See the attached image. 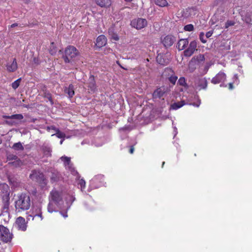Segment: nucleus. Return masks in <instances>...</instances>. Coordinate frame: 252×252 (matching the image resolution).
I'll return each instance as SVG.
<instances>
[{
  "label": "nucleus",
  "mask_w": 252,
  "mask_h": 252,
  "mask_svg": "<svg viewBox=\"0 0 252 252\" xmlns=\"http://www.w3.org/2000/svg\"><path fill=\"white\" fill-rule=\"evenodd\" d=\"M79 55L77 49L73 46H68L64 50L63 59L65 63H71Z\"/></svg>",
  "instance_id": "7ed1b4c3"
},
{
  "label": "nucleus",
  "mask_w": 252,
  "mask_h": 252,
  "mask_svg": "<svg viewBox=\"0 0 252 252\" xmlns=\"http://www.w3.org/2000/svg\"><path fill=\"white\" fill-rule=\"evenodd\" d=\"M186 104V103L185 100H182L180 102H174V103L171 105L170 109L177 110Z\"/></svg>",
  "instance_id": "a878e982"
},
{
  "label": "nucleus",
  "mask_w": 252,
  "mask_h": 252,
  "mask_svg": "<svg viewBox=\"0 0 252 252\" xmlns=\"http://www.w3.org/2000/svg\"><path fill=\"white\" fill-rule=\"evenodd\" d=\"M107 43V38L104 35L98 36L96 41V46L98 48L104 46Z\"/></svg>",
  "instance_id": "6ab92c4d"
},
{
  "label": "nucleus",
  "mask_w": 252,
  "mask_h": 252,
  "mask_svg": "<svg viewBox=\"0 0 252 252\" xmlns=\"http://www.w3.org/2000/svg\"><path fill=\"white\" fill-rule=\"evenodd\" d=\"M178 77L177 76L174 75H172L169 78V81L173 84V85H175L177 80Z\"/></svg>",
  "instance_id": "e433bc0d"
},
{
  "label": "nucleus",
  "mask_w": 252,
  "mask_h": 252,
  "mask_svg": "<svg viewBox=\"0 0 252 252\" xmlns=\"http://www.w3.org/2000/svg\"><path fill=\"white\" fill-rule=\"evenodd\" d=\"M133 151H134V148L133 146H131L130 148V150H129V153L130 154H133Z\"/></svg>",
  "instance_id": "3c124183"
},
{
  "label": "nucleus",
  "mask_w": 252,
  "mask_h": 252,
  "mask_svg": "<svg viewBox=\"0 0 252 252\" xmlns=\"http://www.w3.org/2000/svg\"><path fill=\"white\" fill-rule=\"evenodd\" d=\"M36 218L39 219V220L40 221L43 220L41 209L39 207L35 208L31 212V214H29L28 216H27V220H30L31 219H32V220H34V219H35Z\"/></svg>",
  "instance_id": "9b49d317"
},
{
  "label": "nucleus",
  "mask_w": 252,
  "mask_h": 252,
  "mask_svg": "<svg viewBox=\"0 0 252 252\" xmlns=\"http://www.w3.org/2000/svg\"><path fill=\"white\" fill-rule=\"evenodd\" d=\"M60 159L63 162L65 168L70 171L71 173L73 175L76 176V179H77L78 177V172L72 167V165L70 161V158L65 156H63L60 158Z\"/></svg>",
  "instance_id": "1a4fd4ad"
},
{
  "label": "nucleus",
  "mask_w": 252,
  "mask_h": 252,
  "mask_svg": "<svg viewBox=\"0 0 252 252\" xmlns=\"http://www.w3.org/2000/svg\"><path fill=\"white\" fill-rule=\"evenodd\" d=\"M49 200L47 207L48 212L52 213L57 211L58 208H63V202L61 191L53 189L50 193Z\"/></svg>",
  "instance_id": "f257e3e1"
},
{
  "label": "nucleus",
  "mask_w": 252,
  "mask_h": 252,
  "mask_svg": "<svg viewBox=\"0 0 252 252\" xmlns=\"http://www.w3.org/2000/svg\"><path fill=\"white\" fill-rule=\"evenodd\" d=\"M212 34H213L212 31L208 32L206 34V38H209L210 37H211L212 36Z\"/></svg>",
  "instance_id": "de8ad7c7"
},
{
  "label": "nucleus",
  "mask_w": 252,
  "mask_h": 252,
  "mask_svg": "<svg viewBox=\"0 0 252 252\" xmlns=\"http://www.w3.org/2000/svg\"><path fill=\"white\" fill-rule=\"evenodd\" d=\"M56 135L58 138H70L69 136H66L65 134L62 131H61L59 129L57 130V131L55 133L52 134V136Z\"/></svg>",
  "instance_id": "cd10ccee"
},
{
  "label": "nucleus",
  "mask_w": 252,
  "mask_h": 252,
  "mask_svg": "<svg viewBox=\"0 0 252 252\" xmlns=\"http://www.w3.org/2000/svg\"><path fill=\"white\" fill-rule=\"evenodd\" d=\"M10 116H6V115H4L3 116V118H5V119H11V118L10 117Z\"/></svg>",
  "instance_id": "864d4df0"
},
{
  "label": "nucleus",
  "mask_w": 252,
  "mask_h": 252,
  "mask_svg": "<svg viewBox=\"0 0 252 252\" xmlns=\"http://www.w3.org/2000/svg\"><path fill=\"white\" fill-rule=\"evenodd\" d=\"M204 34L203 32H201L199 35L200 40L201 41L202 43H206V40L204 39Z\"/></svg>",
  "instance_id": "a18cd8bd"
},
{
  "label": "nucleus",
  "mask_w": 252,
  "mask_h": 252,
  "mask_svg": "<svg viewBox=\"0 0 252 252\" xmlns=\"http://www.w3.org/2000/svg\"><path fill=\"white\" fill-rule=\"evenodd\" d=\"M184 29L186 31L191 32L193 30L194 27L192 24H188L184 27Z\"/></svg>",
  "instance_id": "c9c22d12"
},
{
  "label": "nucleus",
  "mask_w": 252,
  "mask_h": 252,
  "mask_svg": "<svg viewBox=\"0 0 252 252\" xmlns=\"http://www.w3.org/2000/svg\"><path fill=\"white\" fill-rule=\"evenodd\" d=\"M155 2L157 5L160 7L166 6L168 5L166 0H155Z\"/></svg>",
  "instance_id": "7c9ffc66"
},
{
  "label": "nucleus",
  "mask_w": 252,
  "mask_h": 252,
  "mask_svg": "<svg viewBox=\"0 0 252 252\" xmlns=\"http://www.w3.org/2000/svg\"><path fill=\"white\" fill-rule=\"evenodd\" d=\"M104 177L102 175L94 176L90 181V186L92 189H96L104 185Z\"/></svg>",
  "instance_id": "39448f33"
},
{
  "label": "nucleus",
  "mask_w": 252,
  "mask_h": 252,
  "mask_svg": "<svg viewBox=\"0 0 252 252\" xmlns=\"http://www.w3.org/2000/svg\"><path fill=\"white\" fill-rule=\"evenodd\" d=\"M77 184L78 188L81 189V190L83 192L84 191V189L85 187L86 183L83 179H79V178L77 180Z\"/></svg>",
  "instance_id": "c756f323"
},
{
  "label": "nucleus",
  "mask_w": 252,
  "mask_h": 252,
  "mask_svg": "<svg viewBox=\"0 0 252 252\" xmlns=\"http://www.w3.org/2000/svg\"><path fill=\"white\" fill-rule=\"evenodd\" d=\"M64 201L66 210H69L72 205L73 202L75 200V194L73 190H69L64 194Z\"/></svg>",
  "instance_id": "423d86ee"
},
{
  "label": "nucleus",
  "mask_w": 252,
  "mask_h": 252,
  "mask_svg": "<svg viewBox=\"0 0 252 252\" xmlns=\"http://www.w3.org/2000/svg\"><path fill=\"white\" fill-rule=\"evenodd\" d=\"M131 26L137 30H141L147 26V21L144 18H137L131 21Z\"/></svg>",
  "instance_id": "6e6552de"
},
{
  "label": "nucleus",
  "mask_w": 252,
  "mask_h": 252,
  "mask_svg": "<svg viewBox=\"0 0 252 252\" xmlns=\"http://www.w3.org/2000/svg\"><path fill=\"white\" fill-rule=\"evenodd\" d=\"M62 215L63 216V217H64V218H66L67 217V213L66 212H65V213H61Z\"/></svg>",
  "instance_id": "8fccbe9b"
},
{
  "label": "nucleus",
  "mask_w": 252,
  "mask_h": 252,
  "mask_svg": "<svg viewBox=\"0 0 252 252\" xmlns=\"http://www.w3.org/2000/svg\"><path fill=\"white\" fill-rule=\"evenodd\" d=\"M21 79V78H19L12 83L11 86L14 89H16L19 86Z\"/></svg>",
  "instance_id": "f704fd0d"
},
{
  "label": "nucleus",
  "mask_w": 252,
  "mask_h": 252,
  "mask_svg": "<svg viewBox=\"0 0 252 252\" xmlns=\"http://www.w3.org/2000/svg\"><path fill=\"white\" fill-rule=\"evenodd\" d=\"M46 129H47V130L49 132L53 130V131H55V132L57 131V130L59 129L58 128H56L54 126H48L47 127Z\"/></svg>",
  "instance_id": "a19ab883"
},
{
  "label": "nucleus",
  "mask_w": 252,
  "mask_h": 252,
  "mask_svg": "<svg viewBox=\"0 0 252 252\" xmlns=\"http://www.w3.org/2000/svg\"><path fill=\"white\" fill-rule=\"evenodd\" d=\"M126 2H131L132 0H125Z\"/></svg>",
  "instance_id": "13d9d810"
},
{
  "label": "nucleus",
  "mask_w": 252,
  "mask_h": 252,
  "mask_svg": "<svg viewBox=\"0 0 252 252\" xmlns=\"http://www.w3.org/2000/svg\"><path fill=\"white\" fill-rule=\"evenodd\" d=\"M229 89L230 90H232L233 89V85L232 83H230L229 84Z\"/></svg>",
  "instance_id": "603ef678"
},
{
  "label": "nucleus",
  "mask_w": 252,
  "mask_h": 252,
  "mask_svg": "<svg viewBox=\"0 0 252 252\" xmlns=\"http://www.w3.org/2000/svg\"><path fill=\"white\" fill-rule=\"evenodd\" d=\"M195 68V67H194V62L191 60L189 65V69L190 72H193Z\"/></svg>",
  "instance_id": "58836bf2"
},
{
  "label": "nucleus",
  "mask_w": 252,
  "mask_h": 252,
  "mask_svg": "<svg viewBox=\"0 0 252 252\" xmlns=\"http://www.w3.org/2000/svg\"><path fill=\"white\" fill-rule=\"evenodd\" d=\"M196 59L199 62H202L204 61L205 58L203 55H199V56H197Z\"/></svg>",
  "instance_id": "c03bdc74"
},
{
  "label": "nucleus",
  "mask_w": 252,
  "mask_h": 252,
  "mask_svg": "<svg viewBox=\"0 0 252 252\" xmlns=\"http://www.w3.org/2000/svg\"><path fill=\"white\" fill-rule=\"evenodd\" d=\"M15 226L19 230L23 231H26L27 229V225L25 219L22 217H18L16 219L15 222Z\"/></svg>",
  "instance_id": "f8f14e48"
},
{
  "label": "nucleus",
  "mask_w": 252,
  "mask_h": 252,
  "mask_svg": "<svg viewBox=\"0 0 252 252\" xmlns=\"http://www.w3.org/2000/svg\"><path fill=\"white\" fill-rule=\"evenodd\" d=\"M164 163H165L164 162H163V163H162V166H163V165H164Z\"/></svg>",
  "instance_id": "bf43d9fd"
},
{
  "label": "nucleus",
  "mask_w": 252,
  "mask_h": 252,
  "mask_svg": "<svg viewBox=\"0 0 252 252\" xmlns=\"http://www.w3.org/2000/svg\"><path fill=\"white\" fill-rule=\"evenodd\" d=\"M189 44V40L187 38L181 39L178 43V48L179 50H184Z\"/></svg>",
  "instance_id": "b1692460"
},
{
  "label": "nucleus",
  "mask_w": 252,
  "mask_h": 252,
  "mask_svg": "<svg viewBox=\"0 0 252 252\" xmlns=\"http://www.w3.org/2000/svg\"><path fill=\"white\" fill-rule=\"evenodd\" d=\"M11 119L22 120L23 119V116L22 114H15L11 115L10 117Z\"/></svg>",
  "instance_id": "4c0bfd02"
},
{
  "label": "nucleus",
  "mask_w": 252,
  "mask_h": 252,
  "mask_svg": "<svg viewBox=\"0 0 252 252\" xmlns=\"http://www.w3.org/2000/svg\"><path fill=\"white\" fill-rule=\"evenodd\" d=\"M64 138H62L61 140L60 141V144H62L63 143V141H64Z\"/></svg>",
  "instance_id": "6e6d98bb"
},
{
  "label": "nucleus",
  "mask_w": 252,
  "mask_h": 252,
  "mask_svg": "<svg viewBox=\"0 0 252 252\" xmlns=\"http://www.w3.org/2000/svg\"><path fill=\"white\" fill-rule=\"evenodd\" d=\"M51 44L52 46H53L54 43L52 42L51 43ZM56 52H57V49L56 48H54V46H53V49H51V48H50V53L51 55H53L55 54Z\"/></svg>",
  "instance_id": "37998d69"
},
{
  "label": "nucleus",
  "mask_w": 252,
  "mask_h": 252,
  "mask_svg": "<svg viewBox=\"0 0 252 252\" xmlns=\"http://www.w3.org/2000/svg\"><path fill=\"white\" fill-rule=\"evenodd\" d=\"M14 204L16 211L17 212L29 210L31 205V199L30 195L27 193L18 194Z\"/></svg>",
  "instance_id": "f03ea898"
},
{
  "label": "nucleus",
  "mask_w": 252,
  "mask_h": 252,
  "mask_svg": "<svg viewBox=\"0 0 252 252\" xmlns=\"http://www.w3.org/2000/svg\"><path fill=\"white\" fill-rule=\"evenodd\" d=\"M186 104L193 105L194 107H198L201 104V100L198 95L195 94L193 97H190L188 100Z\"/></svg>",
  "instance_id": "f3484780"
},
{
  "label": "nucleus",
  "mask_w": 252,
  "mask_h": 252,
  "mask_svg": "<svg viewBox=\"0 0 252 252\" xmlns=\"http://www.w3.org/2000/svg\"><path fill=\"white\" fill-rule=\"evenodd\" d=\"M235 24V22L233 21H227L225 24V28L227 29L230 26H232Z\"/></svg>",
  "instance_id": "ea45409f"
},
{
  "label": "nucleus",
  "mask_w": 252,
  "mask_h": 252,
  "mask_svg": "<svg viewBox=\"0 0 252 252\" xmlns=\"http://www.w3.org/2000/svg\"><path fill=\"white\" fill-rule=\"evenodd\" d=\"M18 26V24H16V23H14V24H12V25L10 26V27H11V28H14V27H16V26Z\"/></svg>",
  "instance_id": "5fc2aeb1"
},
{
  "label": "nucleus",
  "mask_w": 252,
  "mask_h": 252,
  "mask_svg": "<svg viewBox=\"0 0 252 252\" xmlns=\"http://www.w3.org/2000/svg\"><path fill=\"white\" fill-rule=\"evenodd\" d=\"M12 148L15 150H23L24 149V147L20 142L14 144Z\"/></svg>",
  "instance_id": "473e14b6"
},
{
  "label": "nucleus",
  "mask_w": 252,
  "mask_h": 252,
  "mask_svg": "<svg viewBox=\"0 0 252 252\" xmlns=\"http://www.w3.org/2000/svg\"><path fill=\"white\" fill-rule=\"evenodd\" d=\"M207 87V81L206 78H200L197 79L195 83L196 89L199 91L202 89H206Z\"/></svg>",
  "instance_id": "2eb2a0df"
},
{
  "label": "nucleus",
  "mask_w": 252,
  "mask_h": 252,
  "mask_svg": "<svg viewBox=\"0 0 252 252\" xmlns=\"http://www.w3.org/2000/svg\"><path fill=\"white\" fill-rule=\"evenodd\" d=\"M10 189L9 186L5 184H0V194L2 197L3 200L9 204Z\"/></svg>",
  "instance_id": "0eeeda50"
},
{
  "label": "nucleus",
  "mask_w": 252,
  "mask_h": 252,
  "mask_svg": "<svg viewBox=\"0 0 252 252\" xmlns=\"http://www.w3.org/2000/svg\"><path fill=\"white\" fill-rule=\"evenodd\" d=\"M226 80V75L222 72H219L212 79V83L216 84L221 82H224Z\"/></svg>",
  "instance_id": "dca6fc26"
},
{
  "label": "nucleus",
  "mask_w": 252,
  "mask_h": 252,
  "mask_svg": "<svg viewBox=\"0 0 252 252\" xmlns=\"http://www.w3.org/2000/svg\"><path fill=\"white\" fill-rule=\"evenodd\" d=\"M197 42L193 40L190 42L188 48L184 51V55L186 57H190L196 50Z\"/></svg>",
  "instance_id": "ddd939ff"
},
{
  "label": "nucleus",
  "mask_w": 252,
  "mask_h": 252,
  "mask_svg": "<svg viewBox=\"0 0 252 252\" xmlns=\"http://www.w3.org/2000/svg\"><path fill=\"white\" fill-rule=\"evenodd\" d=\"M176 37L172 35H168L162 39V43L165 47H170L175 42Z\"/></svg>",
  "instance_id": "4468645a"
},
{
  "label": "nucleus",
  "mask_w": 252,
  "mask_h": 252,
  "mask_svg": "<svg viewBox=\"0 0 252 252\" xmlns=\"http://www.w3.org/2000/svg\"><path fill=\"white\" fill-rule=\"evenodd\" d=\"M165 93V91L164 88H158L154 92L153 94V97L155 99L160 98Z\"/></svg>",
  "instance_id": "aec40b11"
},
{
  "label": "nucleus",
  "mask_w": 252,
  "mask_h": 252,
  "mask_svg": "<svg viewBox=\"0 0 252 252\" xmlns=\"http://www.w3.org/2000/svg\"><path fill=\"white\" fill-rule=\"evenodd\" d=\"M64 92L69 97H72L74 94L73 86L72 84L69 85L68 87L65 89Z\"/></svg>",
  "instance_id": "bb28decb"
},
{
  "label": "nucleus",
  "mask_w": 252,
  "mask_h": 252,
  "mask_svg": "<svg viewBox=\"0 0 252 252\" xmlns=\"http://www.w3.org/2000/svg\"><path fill=\"white\" fill-rule=\"evenodd\" d=\"M108 33L112 39L115 41H118L119 39V36L117 34V32L115 31L114 27H112L109 29Z\"/></svg>",
  "instance_id": "4be33fe9"
},
{
  "label": "nucleus",
  "mask_w": 252,
  "mask_h": 252,
  "mask_svg": "<svg viewBox=\"0 0 252 252\" xmlns=\"http://www.w3.org/2000/svg\"><path fill=\"white\" fill-rule=\"evenodd\" d=\"M12 238V234L9 229L3 225H0V241L7 243L11 241Z\"/></svg>",
  "instance_id": "20e7f679"
},
{
  "label": "nucleus",
  "mask_w": 252,
  "mask_h": 252,
  "mask_svg": "<svg viewBox=\"0 0 252 252\" xmlns=\"http://www.w3.org/2000/svg\"><path fill=\"white\" fill-rule=\"evenodd\" d=\"M96 3L101 7L109 6L111 4V0H95Z\"/></svg>",
  "instance_id": "393cba45"
},
{
  "label": "nucleus",
  "mask_w": 252,
  "mask_h": 252,
  "mask_svg": "<svg viewBox=\"0 0 252 252\" xmlns=\"http://www.w3.org/2000/svg\"><path fill=\"white\" fill-rule=\"evenodd\" d=\"M43 150L44 154L46 156L49 157L51 155V150L50 147H45Z\"/></svg>",
  "instance_id": "72a5a7b5"
},
{
  "label": "nucleus",
  "mask_w": 252,
  "mask_h": 252,
  "mask_svg": "<svg viewBox=\"0 0 252 252\" xmlns=\"http://www.w3.org/2000/svg\"><path fill=\"white\" fill-rule=\"evenodd\" d=\"M174 128V136H176L178 133L177 132V128L176 126L173 127Z\"/></svg>",
  "instance_id": "09e8293b"
},
{
  "label": "nucleus",
  "mask_w": 252,
  "mask_h": 252,
  "mask_svg": "<svg viewBox=\"0 0 252 252\" xmlns=\"http://www.w3.org/2000/svg\"><path fill=\"white\" fill-rule=\"evenodd\" d=\"M12 164L16 167L20 166L22 164L21 161L19 160H16L12 162Z\"/></svg>",
  "instance_id": "79ce46f5"
},
{
  "label": "nucleus",
  "mask_w": 252,
  "mask_h": 252,
  "mask_svg": "<svg viewBox=\"0 0 252 252\" xmlns=\"http://www.w3.org/2000/svg\"><path fill=\"white\" fill-rule=\"evenodd\" d=\"M163 57V55L161 54H158L157 57V62L161 65H164L167 63L166 60Z\"/></svg>",
  "instance_id": "c85d7f7f"
},
{
  "label": "nucleus",
  "mask_w": 252,
  "mask_h": 252,
  "mask_svg": "<svg viewBox=\"0 0 252 252\" xmlns=\"http://www.w3.org/2000/svg\"><path fill=\"white\" fill-rule=\"evenodd\" d=\"M234 83L238 84L239 81L238 80V75L235 74L234 76Z\"/></svg>",
  "instance_id": "49530a36"
},
{
  "label": "nucleus",
  "mask_w": 252,
  "mask_h": 252,
  "mask_svg": "<svg viewBox=\"0 0 252 252\" xmlns=\"http://www.w3.org/2000/svg\"><path fill=\"white\" fill-rule=\"evenodd\" d=\"M178 84L182 86L187 87L188 85L186 83V79L184 77H180L178 81Z\"/></svg>",
  "instance_id": "2f4dec72"
},
{
  "label": "nucleus",
  "mask_w": 252,
  "mask_h": 252,
  "mask_svg": "<svg viewBox=\"0 0 252 252\" xmlns=\"http://www.w3.org/2000/svg\"><path fill=\"white\" fill-rule=\"evenodd\" d=\"M30 178L35 181L46 184L47 181L43 174L38 171L34 170L30 175Z\"/></svg>",
  "instance_id": "9d476101"
},
{
  "label": "nucleus",
  "mask_w": 252,
  "mask_h": 252,
  "mask_svg": "<svg viewBox=\"0 0 252 252\" xmlns=\"http://www.w3.org/2000/svg\"><path fill=\"white\" fill-rule=\"evenodd\" d=\"M6 67V69L8 72H13L15 71L18 68L16 59H14L12 61L7 62Z\"/></svg>",
  "instance_id": "a211bd4d"
},
{
  "label": "nucleus",
  "mask_w": 252,
  "mask_h": 252,
  "mask_svg": "<svg viewBox=\"0 0 252 252\" xmlns=\"http://www.w3.org/2000/svg\"><path fill=\"white\" fill-rule=\"evenodd\" d=\"M7 123H9V124H11V125H13V124L14 123V122H8V121L7 122Z\"/></svg>",
  "instance_id": "4d7b16f0"
},
{
  "label": "nucleus",
  "mask_w": 252,
  "mask_h": 252,
  "mask_svg": "<svg viewBox=\"0 0 252 252\" xmlns=\"http://www.w3.org/2000/svg\"><path fill=\"white\" fill-rule=\"evenodd\" d=\"M220 87H222V86H223V85H222V84H221V85H220Z\"/></svg>",
  "instance_id": "052dcab7"
},
{
  "label": "nucleus",
  "mask_w": 252,
  "mask_h": 252,
  "mask_svg": "<svg viewBox=\"0 0 252 252\" xmlns=\"http://www.w3.org/2000/svg\"><path fill=\"white\" fill-rule=\"evenodd\" d=\"M88 87L92 92H94L96 89L94 78L93 76H90L89 79Z\"/></svg>",
  "instance_id": "5701e85b"
},
{
  "label": "nucleus",
  "mask_w": 252,
  "mask_h": 252,
  "mask_svg": "<svg viewBox=\"0 0 252 252\" xmlns=\"http://www.w3.org/2000/svg\"><path fill=\"white\" fill-rule=\"evenodd\" d=\"M51 181L52 182H56L61 179V174L56 170H51Z\"/></svg>",
  "instance_id": "412c9836"
}]
</instances>
